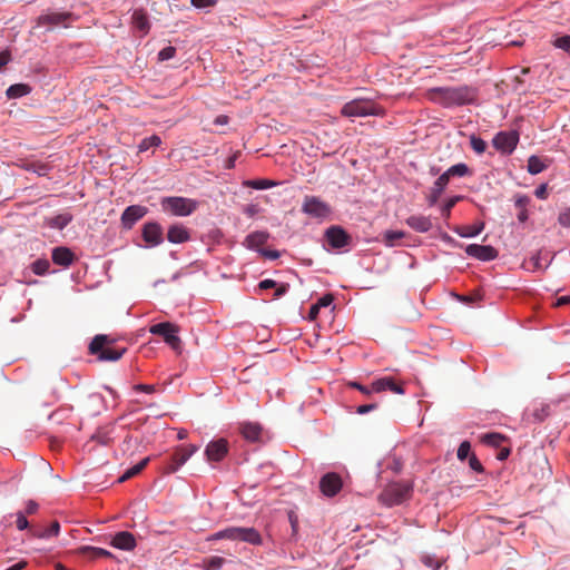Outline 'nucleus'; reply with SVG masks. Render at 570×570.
Here are the masks:
<instances>
[{"label": "nucleus", "instance_id": "obj_1", "mask_svg": "<svg viewBox=\"0 0 570 570\" xmlns=\"http://www.w3.org/2000/svg\"><path fill=\"white\" fill-rule=\"evenodd\" d=\"M428 97L444 107L471 104L475 98L474 89L468 86L439 87L428 91Z\"/></svg>", "mask_w": 570, "mask_h": 570}, {"label": "nucleus", "instance_id": "obj_2", "mask_svg": "<svg viewBox=\"0 0 570 570\" xmlns=\"http://www.w3.org/2000/svg\"><path fill=\"white\" fill-rule=\"evenodd\" d=\"M210 540L227 539L243 541L250 544H261L262 537L255 528L232 527L214 533Z\"/></svg>", "mask_w": 570, "mask_h": 570}, {"label": "nucleus", "instance_id": "obj_3", "mask_svg": "<svg viewBox=\"0 0 570 570\" xmlns=\"http://www.w3.org/2000/svg\"><path fill=\"white\" fill-rule=\"evenodd\" d=\"M411 493L412 484L407 482H396L387 485L383 490L380 494V501L387 507H393L410 499Z\"/></svg>", "mask_w": 570, "mask_h": 570}, {"label": "nucleus", "instance_id": "obj_4", "mask_svg": "<svg viewBox=\"0 0 570 570\" xmlns=\"http://www.w3.org/2000/svg\"><path fill=\"white\" fill-rule=\"evenodd\" d=\"M114 340H111L108 335H96L89 345V352L91 354H99L100 361H118L126 352V348H104L106 344H110Z\"/></svg>", "mask_w": 570, "mask_h": 570}, {"label": "nucleus", "instance_id": "obj_5", "mask_svg": "<svg viewBox=\"0 0 570 570\" xmlns=\"http://www.w3.org/2000/svg\"><path fill=\"white\" fill-rule=\"evenodd\" d=\"M348 385L353 389L358 390L364 395L368 396L372 393H380L386 390L392 391L396 394H403V386L394 381V379L385 376L374 381L371 386H365L360 384L358 382H350Z\"/></svg>", "mask_w": 570, "mask_h": 570}, {"label": "nucleus", "instance_id": "obj_6", "mask_svg": "<svg viewBox=\"0 0 570 570\" xmlns=\"http://www.w3.org/2000/svg\"><path fill=\"white\" fill-rule=\"evenodd\" d=\"M161 206L164 210L170 212L175 216H188L197 209L198 203L185 197H165L161 200Z\"/></svg>", "mask_w": 570, "mask_h": 570}, {"label": "nucleus", "instance_id": "obj_7", "mask_svg": "<svg viewBox=\"0 0 570 570\" xmlns=\"http://www.w3.org/2000/svg\"><path fill=\"white\" fill-rule=\"evenodd\" d=\"M379 107L371 100L355 99L345 104L342 108V115L345 117H365L368 115H379Z\"/></svg>", "mask_w": 570, "mask_h": 570}, {"label": "nucleus", "instance_id": "obj_8", "mask_svg": "<svg viewBox=\"0 0 570 570\" xmlns=\"http://www.w3.org/2000/svg\"><path fill=\"white\" fill-rule=\"evenodd\" d=\"M178 330L179 328L177 325L169 323V322H164V323H158V324L150 326L149 332L151 334L163 336L164 341L171 348L177 350V348H179L180 343H181L179 336L177 335Z\"/></svg>", "mask_w": 570, "mask_h": 570}, {"label": "nucleus", "instance_id": "obj_9", "mask_svg": "<svg viewBox=\"0 0 570 570\" xmlns=\"http://www.w3.org/2000/svg\"><path fill=\"white\" fill-rule=\"evenodd\" d=\"M519 142V134L517 131H500L498 132L492 144L494 148L502 154H511Z\"/></svg>", "mask_w": 570, "mask_h": 570}, {"label": "nucleus", "instance_id": "obj_10", "mask_svg": "<svg viewBox=\"0 0 570 570\" xmlns=\"http://www.w3.org/2000/svg\"><path fill=\"white\" fill-rule=\"evenodd\" d=\"M302 210L316 218H324L330 215L331 207L315 196H306L302 206Z\"/></svg>", "mask_w": 570, "mask_h": 570}, {"label": "nucleus", "instance_id": "obj_11", "mask_svg": "<svg viewBox=\"0 0 570 570\" xmlns=\"http://www.w3.org/2000/svg\"><path fill=\"white\" fill-rule=\"evenodd\" d=\"M197 451L198 446L193 444L177 448L170 458V463L166 466V472H176Z\"/></svg>", "mask_w": 570, "mask_h": 570}, {"label": "nucleus", "instance_id": "obj_12", "mask_svg": "<svg viewBox=\"0 0 570 570\" xmlns=\"http://www.w3.org/2000/svg\"><path fill=\"white\" fill-rule=\"evenodd\" d=\"M320 489L326 497H334L342 489V479L337 473H326L320 481Z\"/></svg>", "mask_w": 570, "mask_h": 570}, {"label": "nucleus", "instance_id": "obj_13", "mask_svg": "<svg viewBox=\"0 0 570 570\" xmlns=\"http://www.w3.org/2000/svg\"><path fill=\"white\" fill-rule=\"evenodd\" d=\"M228 452V442L225 439H219L208 443L205 450L207 460L210 462L222 461Z\"/></svg>", "mask_w": 570, "mask_h": 570}, {"label": "nucleus", "instance_id": "obj_14", "mask_svg": "<svg viewBox=\"0 0 570 570\" xmlns=\"http://www.w3.org/2000/svg\"><path fill=\"white\" fill-rule=\"evenodd\" d=\"M326 239L328 244L333 248H342L348 245L351 237L350 235L340 226H331L325 233Z\"/></svg>", "mask_w": 570, "mask_h": 570}, {"label": "nucleus", "instance_id": "obj_15", "mask_svg": "<svg viewBox=\"0 0 570 570\" xmlns=\"http://www.w3.org/2000/svg\"><path fill=\"white\" fill-rule=\"evenodd\" d=\"M142 238L148 246H158L163 243V228L158 223H146L142 227Z\"/></svg>", "mask_w": 570, "mask_h": 570}, {"label": "nucleus", "instance_id": "obj_16", "mask_svg": "<svg viewBox=\"0 0 570 570\" xmlns=\"http://www.w3.org/2000/svg\"><path fill=\"white\" fill-rule=\"evenodd\" d=\"M465 253L480 261H492L498 256V252L490 245L471 244L465 248Z\"/></svg>", "mask_w": 570, "mask_h": 570}, {"label": "nucleus", "instance_id": "obj_17", "mask_svg": "<svg viewBox=\"0 0 570 570\" xmlns=\"http://www.w3.org/2000/svg\"><path fill=\"white\" fill-rule=\"evenodd\" d=\"M147 214V208L140 205H131L128 206L122 215H121V222L122 225L127 228H131V226L142 218Z\"/></svg>", "mask_w": 570, "mask_h": 570}, {"label": "nucleus", "instance_id": "obj_18", "mask_svg": "<svg viewBox=\"0 0 570 570\" xmlns=\"http://www.w3.org/2000/svg\"><path fill=\"white\" fill-rule=\"evenodd\" d=\"M111 546L121 550H132L136 547V540L132 533L121 531L115 534Z\"/></svg>", "mask_w": 570, "mask_h": 570}, {"label": "nucleus", "instance_id": "obj_19", "mask_svg": "<svg viewBox=\"0 0 570 570\" xmlns=\"http://www.w3.org/2000/svg\"><path fill=\"white\" fill-rule=\"evenodd\" d=\"M52 262L56 265L68 267L75 259L73 253L68 247H56L52 250Z\"/></svg>", "mask_w": 570, "mask_h": 570}, {"label": "nucleus", "instance_id": "obj_20", "mask_svg": "<svg viewBox=\"0 0 570 570\" xmlns=\"http://www.w3.org/2000/svg\"><path fill=\"white\" fill-rule=\"evenodd\" d=\"M406 225L419 233H426L432 228V222L423 215H412L406 218Z\"/></svg>", "mask_w": 570, "mask_h": 570}, {"label": "nucleus", "instance_id": "obj_21", "mask_svg": "<svg viewBox=\"0 0 570 570\" xmlns=\"http://www.w3.org/2000/svg\"><path fill=\"white\" fill-rule=\"evenodd\" d=\"M72 14L69 12H52L39 18L40 24H49V26H59L62 24L67 27V22L71 19Z\"/></svg>", "mask_w": 570, "mask_h": 570}, {"label": "nucleus", "instance_id": "obj_22", "mask_svg": "<svg viewBox=\"0 0 570 570\" xmlns=\"http://www.w3.org/2000/svg\"><path fill=\"white\" fill-rule=\"evenodd\" d=\"M242 435L250 442H257L262 438L263 429L258 423L245 422L239 426Z\"/></svg>", "mask_w": 570, "mask_h": 570}, {"label": "nucleus", "instance_id": "obj_23", "mask_svg": "<svg viewBox=\"0 0 570 570\" xmlns=\"http://www.w3.org/2000/svg\"><path fill=\"white\" fill-rule=\"evenodd\" d=\"M268 238L269 234L267 232H253L246 236L244 245L249 249L261 250L259 247L266 244Z\"/></svg>", "mask_w": 570, "mask_h": 570}, {"label": "nucleus", "instance_id": "obj_24", "mask_svg": "<svg viewBox=\"0 0 570 570\" xmlns=\"http://www.w3.org/2000/svg\"><path fill=\"white\" fill-rule=\"evenodd\" d=\"M78 554L87 558L88 560H96L99 558H111L112 554L106 549L98 547L83 546L78 548Z\"/></svg>", "mask_w": 570, "mask_h": 570}, {"label": "nucleus", "instance_id": "obj_25", "mask_svg": "<svg viewBox=\"0 0 570 570\" xmlns=\"http://www.w3.org/2000/svg\"><path fill=\"white\" fill-rule=\"evenodd\" d=\"M167 239L174 244L185 243L189 239V233L183 225H173L167 233Z\"/></svg>", "mask_w": 570, "mask_h": 570}, {"label": "nucleus", "instance_id": "obj_26", "mask_svg": "<svg viewBox=\"0 0 570 570\" xmlns=\"http://www.w3.org/2000/svg\"><path fill=\"white\" fill-rule=\"evenodd\" d=\"M131 19H132V24L135 26L136 29L141 31L144 35H147L149 32L150 23H149V19H148V16L145 10L136 9L132 12Z\"/></svg>", "mask_w": 570, "mask_h": 570}, {"label": "nucleus", "instance_id": "obj_27", "mask_svg": "<svg viewBox=\"0 0 570 570\" xmlns=\"http://www.w3.org/2000/svg\"><path fill=\"white\" fill-rule=\"evenodd\" d=\"M531 203V199L527 195H517L514 198V206L519 210L518 220L520 223H524L529 218L528 206Z\"/></svg>", "mask_w": 570, "mask_h": 570}, {"label": "nucleus", "instance_id": "obj_28", "mask_svg": "<svg viewBox=\"0 0 570 570\" xmlns=\"http://www.w3.org/2000/svg\"><path fill=\"white\" fill-rule=\"evenodd\" d=\"M72 220V215L68 213L59 214L48 218L47 224L51 228L63 229Z\"/></svg>", "mask_w": 570, "mask_h": 570}, {"label": "nucleus", "instance_id": "obj_29", "mask_svg": "<svg viewBox=\"0 0 570 570\" xmlns=\"http://www.w3.org/2000/svg\"><path fill=\"white\" fill-rule=\"evenodd\" d=\"M449 184V181L446 180V176H440L433 187H432V190H431V196H430V204L433 205L438 202V199L440 198L441 194L443 193L444 188L446 187V185Z\"/></svg>", "mask_w": 570, "mask_h": 570}, {"label": "nucleus", "instance_id": "obj_30", "mask_svg": "<svg viewBox=\"0 0 570 570\" xmlns=\"http://www.w3.org/2000/svg\"><path fill=\"white\" fill-rule=\"evenodd\" d=\"M469 174V167L465 164L460 163L451 166L446 171L442 174V176H446V180L450 181L451 177H464Z\"/></svg>", "mask_w": 570, "mask_h": 570}, {"label": "nucleus", "instance_id": "obj_31", "mask_svg": "<svg viewBox=\"0 0 570 570\" xmlns=\"http://www.w3.org/2000/svg\"><path fill=\"white\" fill-rule=\"evenodd\" d=\"M548 167V165L538 156H530L529 159H528V171L531 174V175H537V174H540L542 173L546 168Z\"/></svg>", "mask_w": 570, "mask_h": 570}, {"label": "nucleus", "instance_id": "obj_32", "mask_svg": "<svg viewBox=\"0 0 570 570\" xmlns=\"http://www.w3.org/2000/svg\"><path fill=\"white\" fill-rule=\"evenodd\" d=\"M149 462V458H145L144 460H141L139 463H137L136 465H134L132 468L128 469L118 480V482H125L127 481L128 479L137 475L138 473H140L145 468L146 465L148 464Z\"/></svg>", "mask_w": 570, "mask_h": 570}, {"label": "nucleus", "instance_id": "obj_33", "mask_svg": "<svg viewBox=\"0 0 570 570\" xmlns=\"http://www.w3.org/2000/svg\"><path fill=\"white\" fill-rule=\"evenodd\" d=\"M30 92V87L24 83H16L7 89V96L10 99L26 96Z\"/></svg>", "mask_w": 570, "mask_h": 570}, {"label": "nucleus", "instance_id": "obj_34", "mask_svg": "<svg viewBox=\"0 0 570 570\" xmlns=\"http://www.w3.org/2000/svg\"><path fill=\"white\" fill-rule=\"evenodd\" d=\"M482 442L493 448H500L505 441V438L500 433H487L481 438Z\"/></svg>", "mask_w": 570, "mask_h": 570}, {"label": "nucleus", "instance_id": "obj_35", "mask_svg": "<svg viewBox=\"0 0 570 570\" xmlns=\"http://www.w3.org/2000/svg\"><path fill=\"white\" fill-rule=\"evenodd\" d=\"M405 236V233L402 230H386L383 234V242L386 246L393 247L396 245V242L402 239Z\"/></svg>", "mask_w": 570, "mask_h": 570}, {"label": "nucleus", "instance_id": "obj_36", "mask_svg": "<svg viewBox=\"0 0 570 570\" xmlns=\"http://www.w3.org/2000/svg\"><path fill=\"white\" fill-rule=\"evenodd\" d=\"M484 228V223H480L478 225H469L463 226L462 228L458 229V234L462 237H474L479 235Z\"/></svg>", "mask_w": 570, "mask_h": 570}, {"label": "nucleus", "instance_id": "obj_37", "mask_svg": "<svg viewBox=\"0 0 570 570\" xmlns=\"http://www.w3.org/2000/svg\"><path fill=\"white\" fill-rule=\"evenodd\" d=\"M245 186L254 188V189H267L277 185L276 181L269 179H254L246 180L244 183Z\"/></svg>", "mask_w": 570, "mask_h": 570}, {"label": "nucleus", "instance_id": "obj_38", "mask_svg": "<svg viewBox=\"0 0 570 570\" xmlns=\"http://www.w3.org/2000/svg\"><path fill=\"white\" fill-rule=\"evenodd\" d=\"M161 144V139L157 135H153L142 139L138 146L140 153L148 150L150 147H158Z\"/></svg>", "mask_w": 570, "mask_h": 570}, {"label": "nucleus", "instance_id": "obj_39", "mask_svg": "<svg viewBox=\"0 0 570 570\" xmlns=\"http://www.w3.org/2000/svg\"><path fill=\"white\" fill-rule=\"evenodd\" d=\"M225 562L224 558L214 556L204 560V567L206 570H218Z\"/></svg>", "mask_w": 570, "mask_h": 570}, {"label": "nucleus", "instance_id": "obj_40", "mask_svg": "<svg viewBox=\"0 0 570 570\" xmlns=\"http://www.w3.org/2000/svg\"><path fill=\"white\" fill-rule=\"evenodd\" d=\"M50 263L48 259H37L32 263L31 269L37 275H43L48 272Z\"/></svg>", "mask_w": 570, "mask_h": 570}, {"label": "nucleus", "instance_id": "obj_41", "mask_svg": "<svg viewBox=\"0 0 570 570\" xmlns=\"http://www.w3.org/2000/svg\"><path fill=\"white\" fill-rule=\"evenodd\" d=\"M470 145H471V148L476 153V154H483L487 149V142L475 136V135H472L471 138H470Z\"/></svg>", "mask_w": 570, "mask_h": 570}, {"label": "nucleus", "instance_id": "obj_42", "mask_svg": "<svg viewBox=\"0 0 570 570\" xmlns=\"http://www.w3.org/2000/svg\"><path fill=\"white\" fill-rule=\"evenodd\" d=\"M59 530H60L59 522L53 521L49 528H47L46 530H43L39 533H36V535H38L39 538H50V537L58 535Z\"/></svg>", "mask_w": 570, "mask_h": 570}, {"label": "nucleus", "instance_id": "obj_43", "mask_svg": "<svg viewBox=\"0 0 570 570\" xmlns=\"http://www.w3.org/2000/svg\"><path fill=\"white\" fill-rule=\"evenodd\" d=\"M552 43L556 48L562 49L570 55V36L558 37Z\"/></svg>", "mask_w": 570, "mask_h": 570}, {"label": "nucleus", "instance_id": "obj_44", "mask_svg": "<svg viewBox=\"0 0 570 570\" xmlns=\"http://www.w3.org/2000/svg\"><path fill=\"white\" fill-rule=\"evenodd\" d=\"M176 55V48L175 47H171V46H168L164 49H161L158 53V60L159 61H166V60H169L171 58H174Z\"/></svg>", "mask_w": 570, "mask_h": 570}, {"label": "nucleus", "instance_id": "obj_45", "mask_svg": "<svg viewBox=\"0 0 570 570\" xmlns=\"http://www.w3.org/2000/svg\"><path fill=\"white\" fill-rule=\"evenodd\" d=\"M471 451V444L468 441H463L458 449V459L463 461L465 460Z\"/></svg>", "mask_w": 570, "mask_h": 570}, {"label": "nucleus", "instance_id": "obj_46", "mask_svg": "<svg viewBox=\"0 0 570 570\" xmlns=\"http://www.w3.org/2000/svg\"><path fill=\"white\" fill-rule=\"evenodd\" d=\"M461 199V197L459 196H455V197H452L450 199L446 200V203L443 205L442 207V215L444 217H449L450 216V213H451V209L453 206H455V204Z\"/></svg>", "mask_w": 570, "mask_h": 570}, {"label": "nucleus", "instance_id": "obj_47", "mask_svg": "<svg viewBox=\"0 0 570 570\" xmlns=\"http://www.w3.org/2000/svg\"><path fill=\"white\" fill-rule=\"evenodd\" d=\"M94 440H96L101 445H107L110 443L111 439L108 434V432L105 431H98L94 436Z\"/></svg>", "mask_w": 570, "mask_h": 570}, {"label": "nucleus", "instance_id": "obj_48", "mask_svg": "<svg viewBox=\"0 0 570 570\" xmlns=\"http://www.w3.org/2000/svg\"><path fill=\"white\" fill-rule=\"evenodd\" d=\"M190 2L195 8L198 9L215 7L217 4V0H190Z\"/></svg>", "mask_w": 570, "mask_h": 570}, {"label": "nucleus", "instance_id": "obj_49", "mask_svg": "<svg viewBox=\"0 0 570 570\" xmlns=\"http://www.w3.org/2000/svg\"><path fill=\"white\" fill-rule=\"evenodd\" d=\"M275 288V293H274V299H277L279 297H282L283 295H285L288 289H289V284L287 283H282V284H277L276 283V287Z\"/></svg>", "mask_w": 570, "mask_h": 570}, {"label": "nucleus", "instance_id": "obj_50", "mask_svg": "<svg viewBox=\"0 0 570 570\" xmlns=\"http://www.w3.org/2000/svg\"><path fill=\"white\" fill-rule=\"evenodd\" d=\"M469 465L472 470L476 471V472H482L483 471V466L481 464V462L479 461V459L472 454L470 458H469Z\"/></svg>", "mask_w": 570, "mask_h": 570}, {"label": "nucleus", "instance_id": "obj_51", "mask_svg": "<svg viewBox=\"0 0 570 570\" xmlns=\"http://www.w3.org/2000/svg\"><path fill=\"white\" fill-rule=\"evenodd\" d=\"M17 528L18 530H24L28 528L29 522L22 512L17 513Z\"/></svg>", "mask_w": 570, "mask_h": 570}, {"label": "nucleus", "instance_id": "obj_52", "mask_svg": "<svg viewBox=\"0 0 570 570\" xmlns=\"http://www.w3.org/2000/svg\"><path fill=\"white\" fill-rule=\"evenodd\" d=\"M377 403L374 402V403H370V404H363V405H360L357 406L356 409V413L358 414H366L373 410H376L377 409Z\"/></svg>", "mask_w": 570, "mask_h": 570}, {"label": "nucleus", "instance_id": "obj_53", "mask_svg": "<svg viewBox=\"0 0 570 570\" xmlns=\"http://www.w3.org/2000/svg\"><path fill=\"white\" fill-rule=\"evenodd\" d=\"M134 390L137 392L154 393L156 391V386L149 384H137L134 386Z\"/></svg>", "mask_w": 570, "mask_h": 570}, {"label": "nucleus", "instance_id": "obj_54", "mask_svg": "<svg viewBox=\"0 0 570 570\" xmlns=\"http://www.w3.org/2000/svg\"><path fill=\"white\" fill-rule=\"evenodd\" d=\"M259 253L262 254V256L268 259H276L279 257V253L277 250L261 249Z\"/></svg>", "mask_w": 570, "mask_h": 570}, {"label": "nucleus", "instance_id": "obj_55", "mask_svg": "<svg viewBox=\"0 0 570 570\" xmlns=\"http://www.w3.org/2000/svg\"><path fill=\"white\" fill-rule=\"evenodd\" d=\"M534 195L540 199L547 198V185L542 184L539 187H537V189L534 190Z\"/></svg>", "mask_w": 570, "mask_h": 570}, {"label": "nucleus", "instance_id": "obj_56", "mask_svg": "<svg viewBox=\"0 0 570 570\" xmlns=\"http://www.w3.org/2000/svg\"><path fill=\"white\" fill-rule=\"evenodd\" d=\"M258 287L261 289L274 288V287H276V282L273 279H264V281L259 282Z\"/></svg>", "mask_w": 570, "mask_h": 570}, {"label": "nucleus", "instance_id": "obj_57", "mask_svg": "<svg viewBox=\"0 0 570 570\" xmlns=\"http://www.w3.org/2000/svg\"><path fill=\"white\" fill-rule=\"evenodd\" d=\"M37 510H38V503L32 500H29L26 505V513L33 514L37 512Z\"/></svg>", "mask_w": 570, "mask_h": 570}, {"label": "nucleus", "instance_id": "obj_58", "mask_svg": "<svg viewBox=\"0 0 570 570\" xmlns=\"http://www.w3.org/2000/svg\"><path fill=\"white\" fill-rule=\"evenodd\" d=\"M332 302H333V296L328 294V295H324L323 297H321L316 304L320 305V307H325V306H328Z\"/></svg>", "mask_w": 570, "mask_h": 570}, {"label": "nucleus", "instance_id": "obj_59", "mask_svg": "<svg viewBox=\"0 0 570 570\" xmlns=\"http://www.w3.org/2000/svg\"><path fill=\"white\" fill-rule=\"evenodd\" d=\"M10 53L8 51L0 52V70L10 61Z\"/></svg>", "mask_w": 570, "mask_h": 570}, {"label": "nucleus", "instance_id": "obj_60", "mask_svg": "<svg viewBox=\"0 0 570 570\" xmlns=\"http://www.w3.org/2000/svg\"><path fill=\"white\" fill-rule=\"evenodd\" d=\"M288 518H289V522H291V527H292V530H293V533H296L297 532V529H298V520H297V517L291 512L288 514Z\"/></svg>", "mask_w": 570, "mask_h": 570}, {"label": "nucleus", "instance_id": "obj_61", "mask_svg": "<svg viewBox=\"0 0 570 570\" xmlns=\"http://www.w3.org/2000/svg\"><path fill=\"white\" fill-rule=\"evenodd\" d=\"M320 308H321V307H320V305H317V304H314V305H312V306H311V308H309V313H308V318H309L311 321H314V320L317 317V315H318V313H320Z\"/></svg>", "mask_w": 570, "mask_h": 570}, {"label": "nucleus", "instance_id": "obj_62", "mask_svg": "<svg viewBox=\"0 0 570 570\" xmlns=\"http://www.w3.org/2000/svg\"><path fill=\"white\" fill-rule=\"evenodd\" d=\"M559 222L561 225L570 227V210L561 214L559 217Z\"/></svg>", "mask_w": 570, "mask_h": 570}, {"label": "nucleus", "instance_id": "obj_63", "mask_svg": "<svg viewBox=\"0 0 570 570\" xmlns=\"http://www.w3.org/2000/svg\"><path fill=\"white\" fill-rule=\"evenodd\" d=\"M509 455H510V449H508V448H502V449L500 450V452L498 453L497 459H498V460H500V461H503V460H505Z\"/></svg>", "mask_w": 570, "mask_h": 570}, {"label": "nucleus", "instance_id": "obj_64", "mask_svg": "<svg viewBox=\"0 0 570 570\" xmlns=\"http://www.w3.org/2000/svg\"><path fill=\"white\" fill-rule=\"evenodd\" d=\"M566 304H570V296H561L557 299V302L554 303V306L557 307H560V306H563Z\"/></svg>", "mask_w": 570, "mask_h": 570}]
</instances>
